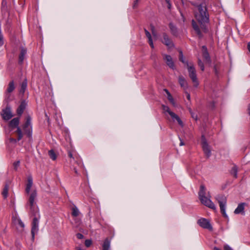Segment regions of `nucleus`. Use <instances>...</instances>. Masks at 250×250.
Masks as SVG:
<instances>
[{
  "instance_id": "603ef678",
  "label": "nucleus",
  "mask_w": 250,
  "mask_h": 250,
  "mask_svg": "<svg viewBox=\"0 0 250 250\" xmlns=\"http://www.w3.org/2000/svg\"><path fill=\"white\" fill-rule=\"evenodd\" d=\"M10 141L11 142H12V143H16L17 142V140L15 139H14V138H10Z\"/></svg>"
},
{
  "instance_id": "13d9d810",
  "label": "nucleus",
  "mask_w": 250,
  "mask_h": 250,
  "mask_svg": "<svg viewBox=\"0 0 250 250\" xmlns=\"http://www.w3.org/2000/svg\"><path fill=\"white\" fill-rule=\"evenodd\" d=\"M2 4H6V0H2Z\"/></svg>"
},
{
  "instance_id": "f03ea898",
  "label": "nucleus",
  "mask_w": 250,
  "mask_h": 250,
  "mask_svg": "<svg viewBox=\"0 0 250 250\" xmlns=\"http://www.w3.org/2000/svg\"><path fill=\"white\" fill-rule=\"evenodd\" d=\"M28 195V199L27 203V206L29 207L31 212L38 211V208L36 207V200L37 196V191L35 189L31 190Z\"/></svg>"
},
{
  "instance_id": "9b49d317",
  "label": "nucleus",
  "mask_w": 250,
  "mask_h": 250,
  "mask_svg": "<svg viewBox=\"0 0 250 250\" xmlns=\"http://www.w3.org/2000/svg\"><path fill=\"white\" fill-rule=\"evenodd\" d=\"M0 114L2 119L5 121L10 120L13 117L11 108L8 105L2 110Z\"/></svg>"
},
{
  "instance_id": "f704fd0d",
  "label": "nucleus",
  "mask_w": 250,
  "mask_h": 250,
  "mask_svg": "<svg viewBox=\"0 0 250 250\" xmlns=\"http://www.w3.org/2000/svg\"><path fill=\"white\" fill-rule=\"evenodd\" d=\"M162 108L163 110H164L166 112H167L169 115H170V113L172 112L169 109V107L165 105L164 104L162 105Z\"/></svg>"
},
{
  "instance_id": "aec40b11",
  "label": "nucleus",
  "mask_w": 250,
  "mask_h": 250,
  "mask_svg": "<svg viewBox=\"0 0 250 250\" xmlns=\"http://www.w3.org/2000/svg\"><path fill=\"white\" fill-rule=\"evenodd\" d=\"M26 53H27V50L26 48H24V47H21V52L19 55V63L21 64L22 63Z\"/></svg>"
},
{
  "instance_id": "c756f323",
  "label": "nucleus",
  "mask_w": 250,
  "mask_h": 250,
  "mask_svg": "<svg viewBox=\"0 0 250 250\" xmlns=\"http://www.w3.org/2000/svg\"><path fill=\"white\" fill-rule=\"evenodd\" d=\"M219 67H220V65L218 63H216V64H214V65L213 71H214L215 74L216 76H218L219 75Z\"/></svg>"
},
{
  "instance_id": "2eb2a0df",
  "label": "nucleus",
  "mask_w": 250,
  "mask_h": 250,
  "mask_svg": "<svg viewBox=\"0 0 250 250\" xmlns=\"http://www.w3.org/2000/svg\"><path fill=\"white\" fill-rule=\"evenodd\" d=\"M192 26L199 37L202 38L203 36V34L197 23L194 20H192Z\"/></svg>"
},
{
  "instance_id": "bf43d9fd",
  "label": "nucleus",
  "mask_w": 250,
  "mask_h": 250,
  "mask_svg": "<svg viewBox=\"0 0 250 250\" xmlns=\"http://www.w3.org/2000/svg\"><path fill=\"white\" fill-rule=\"evenodd\" d=\"M248 111H249V114L250 115V104H249V106L248 107Z\"/></svg>"
},
{
  "instance_id": "72a5a7b5",
  "label": "nucleus",
  "mask_w": 250,
  "mask_h": 250,
  "mask_svg": "<svg viewBox=\"0 0 250 250\" xmlns=\"http://www.w3.org/2000/svg\"><path fill=\"white\" fill-rule=\"evenodd\" d=\"M189 112L191 115V117L194 119L195 121H197L198 120V116L196 114L194 113L191 108L189 109Z\"/></svg>"
},
{
  "instance_id": "20e7f679",
  "label": "nucleus",
  "mask_w": 250,
  "mask_h": 250,
  "mask_svg": "<svg viewBox=\"0 0 250 250\" xmlns=\"http://www.w3.org/2000/svg\"><path fill=\"white\" fill-rule=\"evenodd\" d=\"M188 72L189 73V77L194 83V86L197 87L199 84L197 81L196 70L192 62H189V65L187 66Z\"/></svg>"
},
{
  "instance_id": "e433bc0d",
  "label": "nucleus",
  "mask_w": 250,
  "mask_h": 250,
  "mask_svg": "<svg viewBox=\"0 0 250 250\" xmlns=\"http://www.w3.org/2000/svg\"><path fill=\"white\" fill-rule=\"evenodd\" d=\"M84 244L86 247H89L92 244V241L90 240L87 239L85 241Z\"/></svg>"
},
{
  "instance_id": "5fc2aeb1",
  "label": "nucleus",
  "mask_w": 250,
  "mask_h": 250,
  "mask_svg": "<svg viewBox=\"0 0 250 250\" xmlns=\"http://www.w3.org/2000/svg\"><path fill=\"white\" fill-rule=\"evenodd\" d=\"M185 144L183 142V141L180 139V146H183Z\"/></svg>"
},
{
  "instance_id": "7c9ffc66",
  "label": "nucleus",
  "mask_w": 250,
  "mask_h": 250,
  "mask_svg": "<svg viewBox=\"0 0 250 250\" xmlns=\"http://www.w3.org/2000/svg\"><path fill=\"white\" fill-rule=\"evenodd\" d=\"M79 211L76 207L72 208V215L74 217H77L79 215Z\"/></svg>"
},
{
  "instance_id": "dca6fc26",
  "label": "nucleus",
  "mask_w": 250,
  "mask_h": 250,
  "mask_svg": "<svg viewBox=\"0 0 250 250\" xmlns=\"http://www.w3.org/2000/svg\"><path fill=\"white\" fill-rule=\"evenodd\" d=\"M33 185V179L31 175L27 177V183L26 185L25 192L26 194H29L31 192V188Z\"/></svg>"
},
{
  "instance_id": "3c124183",
  "label": "nucleus",
  "mask_w": 250,
  "mask_h": 250,
  "mask_svg": "<svg viewBox=\"0 0 250 250\" xmlns=\"http://www.w3.org/2000/svg\"><path fill=\"white\" fill-rule=\"evenodd\" d=\"M186 94L187 98L188 99V100H190V96L189 93H188V92H186Z\"/></svg>"
},
{
  "instance_id": "a18cd8bd",
  "label": "nucleus",
  "mask_w": 250,
  "mask_h": 250,
  "mask_svg": "<svg viewBox=\"0 0 250 250\" xmlns=\"http://www.w3.org/2000/svg\"><path fill=\"white\" fill-rule=\"evenodd\" d=\"M76 236H77V237L79 239H83V235L82 234L80 233H78L76 234Z\"/></svg>"
},
{
  "instance_id": "4d7b16f0",
  "label": "nucleus",
  "mask_w": 250,
  "mask_h": 250,
  "mask_svg": "<svg viewBox=\"0 0 250 250\" xmlns=\"http://www.w3.org/2000/svg\"><path fill=\"white\" fill-rule=\"evenodd\" d=\"M213 250H221V249H220L216 247H214Z\"/></svg>"
},
{
  "instance_id": "c03bdc74",
  "label": "nucleus",
  "mask_w": 250,
  "mask_h": 250,
  "mask_svg": "<svg viewBox=\"0 0 250 250\" xmlns=\"http://www.w3.org/2000/svg\"><path fill=\"white\" fill-rule=\"evenodd\" d=\"M224 250H233L228 245H225L224 246Z\"/></svg>"
},
{
  "instance_id": "a878e982",
  "label": "nucleus",
  "mask_w": 250,
  "mask_h": 250,
  "mask_svg": "<svg viewBox=\"0 0 250 250\" xmlns=\"http://www.w3.org/2000/svg\"><path fill=\"white\" fill-rule=\"evenodd\" d=\"M110 247V241L107 238H106L103 245V250H109Z\"/></svg>"
},
{
  "instance_id": "b1692460",
  "label": "nucleus",
  "mask_w": 250,
  "mask_h": 250,
  "mask_svg": "<svg viewBox=\"0 0 250 250\" xmlns=\"http://www.w3.org/2000/svg\"><path fill=\"white\" fill-rule=\"evenodd\" d=\"M178 81L181 87H183L184 88L188 87V83L183 76H180L178 78Z\"/></svg>"
},
{
  "instance_id": "6e6552de",
  "label": "nucleus",
  "mask_w": 250,
  "mask_h": 250,
  "mask_svg": "<svg viewBox=\"0 0 250 250\" xmlns=\"http://www.w3.org/2000/svg\"><path fill=\"white\" fill-rule=\"evenodd\" d=\"M201 143L203 150L206 156L208 158L211 155V150L210 147L207 143V140L204 135H202L201 136Z\"/></svg>"
},
{
  "instance_id": "58836bf2",
  "label": "nucleus",
  "mask_w": 250,
  "mask_h": 250,
  "mask_svg": "<svg viewBox=\"0 0 250 250\" xmlns=\"http://www.w3.org/2000/svg\"><path fill=\"white\" fill-rule=\"evenodd\" d=\"M144 31L146 37L148 38V40L152 38L150 33L145 28Z\"/></svg>"
},
{
  "instance_id": "4468645a",
  "label": "nucleus",
  "mask_w": 250,
  "mask_h": 250,
  "mask_svg": "<svg viewBox=\"0 0 250 250\" xmlns=\"http://www.w3.org/2000/svg\"><path fill=\"white\" fill-rule=\"evenodd\" d=\"M164 59L166 61L167 65L171 69L174 70L175 69L174 63L171 56L165 54L163 55Z\"/></svg>"
},
{
  "instance_id": "1a4fd4ad",
  "label": "nucleus",
  "mask_w": 250,
  "mask_h": 250,
  "mask_svg": "<svg viewBox=\"0 0 250 250\" xmlns=\"http://www.w3.org/2000/svg\"><path fill=\"white\" fill-rule=\"evenodd\" d=\"M162 39L161 42L167 46L171 48L174 46V44L171 39L168 36L167 33L164 32L162 33Z\"/></svg>"
},
{
  "instance_id": "a211bd4d",
  "label": "nucleus",
  "mask_w": 250,
  "mask_h": 250,
  "mask_svg": "<svg viewBox=\"0 0 250 250\" xmlns=\"http://www.w3.org/2000/svg\"><path fill=\"white\" fill-rule=\"evenodd\" d=\"M15 88V87L14 85V82L13 81H12L9 83L8 87L5 92L6 98L8 99L9 98L10 93L13 92Z\"/></svg>"
},
{
  "instance_id": "ddd939ff",
  "label": "nucleus",
  "mask_w": 250,
  "mask_h": 250,
  "mask_svg": "<svg viewBox=\"0 0 250 250\" xmlns=\"http://www.w3.org/2000/svg\"><path fill=\"white\" fill-rule=\"evenodd\" d=\"M202 53L203 59L206 63L210 64L211 60L206 46H202Z\"/></svg>"
},
{
  "instance_id": "393cba45",
  "label": "nucleus",
  "mask_w": 250,
  "mask_h": 250,
  "mask_svg": "<svg viewBox=\"0 0 250 250\" xmlns=\"http://www.w3.org/2000/svg\"><path fill=\"white\" fill-rule=\"evenodd\" d=\"M206 188L204 185H201L200 187V190L198 192L199 198L200 199L202 197L206 196Z\"/></svg>"
},
{
  "instance_id": "79ce46f5",
  "label": "nucleus",
  "mask_w": 250,
  "mask_h": 250,
  "mask_svg": "<svg viewBox=\"0 0 250 250\" xmlns=\"http://www.w3.org/2000/svg\"><path fill=\"white\" fill-rule=\"evenodd\" d=\"M148 43L150 45V47L152 48H154V44L153 43L152 39L151 38L150 39H148Z\"/></svg>"
},
{
  "instance_id": "473e14b6",
  "label": "nucleus",
  "mask_w": 250,
  "mask_h": 250,
  "mask_svg": "<svg viewBox=\"0 0 250 250\" xmlns=\"http://www.w3.org/2000/svg\"><path fill=\"white\" fill-rule=\"evenodd\" d=\"M20 165V160H18L13 163V166L14 167V169L15 171H17L18 170V168L19 167Z\"/></svg>"
},
{
  "instance_id": "864d4df0",
  "label": "nucleus",
  "mask_w": 250,
  "mask_h": 250,
  "mask_svg": "<svg viewBox=\"0 0 250 250\" xmlns=\"http://www.w3.org/2000/svg\"><path fill=\"white\" fill-rule=\"evenodd\" d=\"M247 47L249 51L250 52V42H248Z\"/></svg>"
},
{
  "instance_id": "a19ab883",
  "label": "nucleus",
  "mask_w": 250,
  "mask_h": 250,
  "mask_svg": "<svg viewBox=\"0 0 250 250\" xmlns=\"http://www.w3.org/2000/svg\"><path fill=\"white\" fill-rule=\"evenodd\" d=\"M167 99L171 103H174V99L170 94H169L168 96H167Z\"/></svg>"
},
{
  "instance_id": "680f3d73",
  "label": "nucleus",
  "mask_w": 250,
  "mask_h": 250,
  "mask_svg": "<svg viewBox=\"0 0 250 250\" xmlns=\"http://www.w3.org/2000/svg\"><path fill=\"white\" fill-rule=\"evenodd\" d=\"M77 250H82L81 248H77Z\"/></svg>"
},
{
  "instance_id": "de8ad7c7",
  "label": "nucleus",
  "mask_w": 250,
  "mask_h": 250,
  "mask_svg": "<svg viewBox=\"0 0 250 250\" xmlns=\"http://www.w3.org/2000/svg\"><path fill=\"white\" fill-rule=\"evenodd\" d=\"M3 43L2 36L0 34V46L2 45Z\"/></svg>"
},
{
  "instance_id": "ea45409f",
  "label": "nucleus",
  "mask_w": 250,
  "mask_h": 250,
  "mask_svg": "<svg viewBox=\"0 0 250 250\" xmlns=\"http://www.w3.org/2000/svg\"><path fill=\"white\" fill-rule=\"evenodd\" d=\"M139 1V0H135L134 1L133 6H132V7L133 9H135L138 7Z\"/></svg>"
},
{
  "instance_id": "9d476101",
  "label": "nucleus",
  "mask_w": 250,
  "mask_h": 250,
  "mask_svg": "<svg viewBox=\"0 0 250 250\" xmlns=\"http://www.w3.org/2000/svg\"><path fill=\"white\" fill-rule=\"evenodd\" d=\"M197 224L202 228L208 229L209 230H212V227L209 222V221L204 218H201L198 220Z\"/></svg>"
},
{
  "instance_id": "7ed1b4c3",
  "label": "nucleus",
  "mask_w": 250,
  "mask_h": 250,
  "mask_svg": "<svg viewBox=\"0 0 250 250\" xmlns=\"http://www.w3.org/2000/svg\"><path fill=\"white\" fill-rule=\"evenodd\" d=\"M20 118L16 117L13 119L9 123V126L11 129L17 128L16 133L18 135L17 141L21 140L23 137V134L21 129L19 127Z\"/></svg>"
},
{
  "instance_id": "4be33fe9",
  "label": "nucleus",
  "mask_w": 250,
  "mask_h": 250,
  "mask_svg": "<svg viewBox=\"0 0 250 250\" xmlns=\"http://www.w3.org/2000/svg\"><path fill=\"white\" fill-rule=\"evenodd\" d=\"M246 204L244 203H241L239 204L237 207V208L235 209L234 212L235 214H244V206Z\"/></svg>"
},
{
  "instance_id": "f8f14e48",
  "label": "nucleus",
  "mask_w": 250,
  "mask_h": 250,
  "mask_svg": "<svg viewBox=\"0 0 250 250\" xmlns=\"http://www.w3.org/2000/svg\"><path fill=\"white\" fill-rule=\"evenodd\" d=\"M201 203L204 206L208 207L209 208H210L213 210L216 209V207L210 199V197L208 198L207 196H205L200 199H199Z\"/></svg>"
},
{
  "instance_id": "f257e3e1",
  "label": "nucleus",
  "mask_w": 250,
  "mask_h": 250,
  "mask_svg": "<svg viewBox=\"0 0 250 250\" xmlns=\"http://www.w3.org/2000/svg\"><path fill=\"white\" fill-rule=\"evenodd\" d=\"M199 13L195 15V17L200 25L202 30L204 33L208 32L206 24L209 22V15L206 4H200L198 6Z\"/></svg>"
},
{
  "instance_id": "2f4dec72",
  "label": "nucleus",
  "mask_w": 250,
  "mask_h": 250,
  "mask_svg": "<svg viewBox=\"0 0 250 250\" xmlns=\"http://www.w3.org/2000/svg\"><path fill=\"white\" fill-rule=\"evenodd\" d=\"M198 65L200 67L201 70L202 71H204L205 67L204 63L202 62V60L199 58L198 59Z\"/></svg>"
},
{
  "instance_id": "6ab92c4d",
  "label": "nucleus",
  "mask_w": 250,
  "mask_h": 250,
  "mask_svg": "<svg viewBox=\"0 0 250 250\" xmlns=\"http://www.w3.org/2000/svg\"><path fill=\"white\" fill-rule=\"evenodd\" d=\"M10 184V181H6L5 183L4 187L3 188L1 194L4 199H6L8 197Z\"/></svg>"
},
{
  "instance_id": "5701e85b",
  "label": "nucleus",
  "mask_w": 250,
  "mask_h": 250,
  "mask_svg": "<svg viewBox=\"0 0 250 250\" xmlns=\"http://www.w3.org/2000/svg\"><path fill=\"white\" fill-rule=\"evenodd\" d=\"M48 155L50 159L53 161H55L59 155V153L57 151H55L53 149H51L48 151Z\"/></svg>"
},
{
  "instance_id": "c9c22d12",
  "label": "nucleus",
  "mask_w": 250,
  "mask_h": 250,
  "mask_svg": "<svg viewBox=\"0 0 250 250\" xmlns=\"http://www.w3.org/2000/svg\"><path fill=\"white\" fill-rule=\"evenodd\" d=\"M170 116L172 118L173 121H175L179 118V117L174 112H170Z\"/></svg>"
},
{
  "instance_id": "09e8293b",
  "label": "nucleus",
  "mask_w": 250,
  "mask_h": 250,
  "mask_svg": "<svg viewBox=\"0 0 250 250\" xmlns=\"http://www.w3.org/2000/svg\"><path fill=\"white\" fill-rule=\"evenodd\" d=\"M18 222H19V225L21 227V228H23L24 227V224L22 222V221L21 220H19L18 221Z\"/></svg>"
},
{
  "instance_id": "4c0bfd02",
  "label": "nucleus",
  "mask_w": 250,
  "mask_h": 250,
  "mask_svg": "<svg viewBox=\"0 0 250 250\" xmlns=\"http://www.w3.org/2000/svg\"><path fill=\"white\" fill-rule=\"evenodd\" d=\"M150 29H151L152 35L153 36H155L156 32H155V29L154 26L153 25H152V24H151L150 25Z\"/></svg>"
},
{
  "instance_id": "423d86ee",
  "label": "nucleus",
  "mask_w": 250,
  "mask_h": 250,
  "mask_svg": "<svg viewBox=\"0 0 250 250\" xmlns=\"http://www.w3.org/2000/svg\"><path fill=\"white\" fill-rule=\"evenodd\" d=\"M216 199L218 200V203L220 208V211L223 216L225 218H228V216L227 215L225 211L226 198L224 195H221L218 196Z\"/></svg>"
},
{
  "instance_id": "052dcab7",
  "label": "nucleus",
  "mask_w": 250,
  "mask_h": 250,
  "mask_svg": "<svg viewBox=\"0 0 250 250\" xmlns=\"http://www.w3.org/2000/svg\"><path fill=\"white\" fill-rule=\"evenodd\" d=\"M74 170H75V172L76 174H77V170H76L75 168L74 169Z\"/></svg>"
},
{
  "instance_id": "cd10ccee",
  "label": "nucleus",
  "mask_w": 250,
  "mask_h": 250,
  "mask_svg": "<svg viewBox=\"0 0 250 250\" xmlns=\"http://www.w3.org/2000/svg\"><path fill=\"white\" fill-rule=\"evenodd\" d=\"M27 85V80L25 79L21 83V89L20 91V93H21L22 94H23L24 93V92L26 89Z\"/></svg>"
},
{
  "instance_id": "c85d7f7f",
  "label": "nucleus",
  "mask_w": 250,
  "mask_h": 250,
  "mask_svg": "<svg viewBox=\"0 0 250 250\" xmlns=\"http://www.w3.org/2000/svg\"><path fill=\"white\" fill-rule=\"evenodd\" d=\"M237 171H238L237 167L236 166H234L232 167L230 172V174L232 175H233L235 178H237Z\"/></svg>"
},
{
  "instance_id": "8fccbe9b",
  "label": "nucleus",
  "mask_w": 250,
  "mask_h": 250,
  "mask_svg": "<svg viewBox=\"0 0 250 250\" xmlns=\"http://www.w3.org/2000/svg\"><path fill=\"white\" fill-rule=\"evenodd\" d=\"M68 156L70 158H74L73 157V154H72V152L70 151H69L68 152Z\"/></svg>"
},
{
  "instance_id": "39448f33",
  "label": "nucleus",
  "mask_w": 250,
  "mask_h": 250,
  "mask_svg": "<svg viewBox=\"0 0 250 250\" xmlns=\"http://www.w3.org/2000/svg\"><path fill=\"white\" fill-rule=\"evenodd\" d=\"M33 213V215L34 217L33 219V221L32 223V229H31V234L32 236V239H34L35 234L36 232L38 231V224H39V214L38 211L32 212Z\"/></svg>"
},
{
  "instance_id": "49530a36",
  "label": "nucleus",
  "mask_w": 250,
  "mask_h": 250,
  "mask_svg": "<svg viewBox=\"0 0 250 250\" xmlns=\"http://www.w3.org/2000/svg\"><path fill=\"white\" fill-rule=\"evenodd\" d=\"M166 0V2L167 3L168 9H170L171 5L170 2V0Z\"/></svg>"
},
{
  "instance_id": "412c9836",
  "label": "nucleus",
  "mask_w": 250,
  "mask_h": 250,
  "mask_svg": "<svg viewBox=\"0 0 250 250\" xmlns=\"http://www.w3.org/2000/svg\"><path fill=\"white\" fill-rule=\"evenodd\" d=\"M168 26L171 34L174 36L177 37L178 35V32L176 26L172 22H170Z\"/></svg>"
},
{
  "instance_id": "bb28decb",
  "label": "nucleus",
  "mask_w": 250,
  "mask_h": 250,
  "mask_svg": "<svg viewBox=\"0 0 250 250\" xmlns=\"http://www.w3.org/2000/svg\"><path fill=\"white\" fill-rule=\"evenodd\" d=\"M179 59L180 62L186 65L187 66L189 65V63L184 60L183 52L181 50L179 51Z\"/></svg>"
},
{
  "instance_id": "6e6d98bb",
  "label": "nucleus",
  "mask_w": 250,
  "mask_h": 250,
  "mask_svg": "<svg viewBox=\"0 0 250 250\" xmlns=\"http://www.w3.org/2000/svg\"><path fill=\"white\" fill-rule=\"evenodd\" d=\"M164 90L166 91V92L167 93V96H168L169 94H170L169 93V92L167 89H165Z\"/></svg>"
},
{
  "instance_id": "0eeeda50",
  "label": "nucleus",
  "mask_w": 250,
  "mask_h": 250,
  "mask_svg": "<svg viewBox=\"0 0 250 250\" xmlns=\"http://www.w3.org/2000/svg\"><path fill=\"white\" fill-rule=\"evenodd\" d=\"M23 129L28 137L31 136L32 132L31 118L29 115L26 117V121L23 125Z\"/></svg>"
},
{
  "instance_id": "37998d69",
  "label": "nucleus",
  "mask_w": 250,
  "mask_h": 250,
  "mask_svg": "<svg viewBox=\"0 0 250 250\" xmlns=\"http://www.w3.org/2000/svg\"><path fill=\"white\" fill-rule=\"evenodd\" d=\"M176 121L178 122V124L180 126H183V123L182 121L181 120V119L180 118V117L179 118H178L177 120H176Z\"/></svg>"
},
{
  "instance_id": "f3484780",
  "label": "nucleus",
  "mask_w": 250,
  "mask_h": 250,
  "mask_svg": "<svg viewBox=\"0 0 250 250\" xmlns=\"http://www.w3.org/2000/svg\"><path fill=\"white\" fill-rule=\"evenodd\" d=\"M26 105L27 104L25 101H21L17 109V113L19 116H21L22 115L26 107Z\"/></svg>"
}]
</instances>
